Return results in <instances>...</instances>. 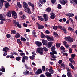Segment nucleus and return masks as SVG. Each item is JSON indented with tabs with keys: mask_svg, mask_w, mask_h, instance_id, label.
Segmentation results:
<instances>
[{
	"mask_svg": "<svg viewBox=\"0 0 77 77\" xmlns=\"http://www.w3.org/2000/svg\"><path fill=\"white\" fill-rule=\"evenodd\" d=\"M43 51H48V49L45 47H44L43 48H37L36 51L37 53H39L40 55H43Z\"/></svg>",
	"mask_w": 77,
	"mask_h": 77,
	"instance_id": "obj_1",
	"label": "nucleus"
},
{
	"mask_svg": "<svg viewBox=\"0 0 77 77\" xmlns=\"http://www.w3.org/2000/svg\"><path fill=\"white\" fill-rule=\"evenodd\" d=\"M64 39L65 41H68V42L70 43L74 41V39H73V38L70 36L68 37H65L64 38Z\"/></svg>",
	"mask_w": 77,
	"mask_h": 77,
	"instance_id": "obj_2",
	"label": "nucleus"
},
{
	"mask_svg": "<svg viewBox=\"0 0 77 77\" xmlns=\"http://www.w3.org/2000/svg\"><path fill=\"white\" fill-rule=\"evenodd\" d=\"M45 37L46 39H47L48 41H54V38L53 37H50L48 35H46Z\"/></svg>",
	"mask_w": 77,
	"mask_h": 77,
	"instance_id": "obj_3",
	"label": "nucleus"
},
{
	"mask_svg": "<svg viewBox=\"0 0 77 77\" xmlns=\"http://www.w3.org/2000/svg\"><path fill=\"white\" fill-rule=\"evenodd\" d=\"M11 13L13 18L14 19H16L17 17V15L16 12L14 11H12Z\"/></svg>",
	"mask_w": 77,
	"mask_h": 77,
	"instance_id": "obj_4",
	"label": "nucleus"
},
{
	"mask_svg": "<svg viewBox=\"0 0 77 77\" xmlns=\"http://www.w3.org/2000/svg\"><path fill=\"white\" fill-rule=\"evenodd\" d=\"M29 59V57L27 56H24V57H23V58L22 59V62L23 63H25V60H27Z\"/></svg>",
	"mask_w": 77,
	"mask_h": 77,
	"instance_id": "obj_5",
	"label": "nucleus"
},
{
	"mask_svg": "<svg viewBox=\"0 0 77 77\" xmlns=\"http://www.w3.org/2000/svg\"><path fill=\"white\" fill-rule=\"evenodd\" d=\"M53 45V42L51 41L48 42L46 45V47L48 48H50L51 47H52Z\"/></svg>",
	"mask_w": 77,
	"mask_h": 77,
	"instance_id": "obj_6",
	"label": "nucleus"
},
{
	"mask_svg": "<svg viewBox=\"0 0 77 77\" xmlns=\"http://www.w3.org/2000/svg\"><path fill=\"white\" fill-rule=\"evenodd\" d=\"M50 15L51 16L50 18L51 19L53 20V19H54V18H55V17H56V15H55L54 13H50Z\"/></svg>",
	"mask_w": 77,
	"mask_h": 77,
	"instance_id": "obj_7",
	"label": "nucleus"
},
{
	"mask_svg": "<svg viewBox=\"0 0 77 77\" xmlns=\"http://www.w3.org/2000/svg\"><path fill=\"white\" fill-rule=\"evenodd\" d=\"M42 70L41 69H39L37 70L35 74L36 75H39V74L42 73Z\"/></svg>",
	"mask_w": 77,
	"mask_h": 77,
	"instance_id": "obj_8",
	"label": "nucleus"
},
{
	"mask_svg": "<svg viewBox=\"0 0 77 77\" xmlns=\"http://www.w3.org/2000/svg\"><path fill=\"white\" fill-rule=\"evenodd\" d=\"M26 9H25V11L26 12H27V13H29V14H31V11L30 10V8L29 7H27L25 8Z\"/></svg>",
	"mask_w": 77,
	"mask_h": 77,
	"instance_id": "obj_9",
	"label": "nucleus"
},
{
	"mask_svg": "<svg viewBox=\"0 0 77 77\" xmlns=\"http://www.w3.org/2000/svg\"><path fill=\"white\" fill-rule=\"evenodd\" d=\"M65 14L67 17H74V14L72 13H69L68 14Z\"/></svg>",
	"mask_w": 77,
	"mask_h": 77,
	"instance_id": "obj_10",
	"label": "nucleus"
},
{
	"mask_svg": "<svg viewBox=\"0 0 77 77\" xmlns=\"http://www.w3.org/2000/svg\"><path fill=\"white\" fill-rule=\"evenodd\" d=\"M43 16L45 19V21H48V16L47 15V14H44Z\"/></svg>",
	"mask_w": 77,
	"mask_h": 77,
	"instance_id": "obj_11",
	"label": "nucleus"
},
{
	"mask_svg": "<svg viewBox=\"0 0 77 77\" xmlns=\"http://www.w3.org/2000/svg\"><path fill=\"white\" fill-rule=\"evenodd\" d=\"M35 44L38 47H41L42 45V43L40 42L36 41Z\"/></svg>",
	"mask_w": 77,
	"mask_h": 77,
	"instance_id": "obj_12",
	"label": "nucleus"
},
{
	"mask_svg": "<svg viewBox=\"0 0 77 77\" xmlns=\"http://www.w3.org/2000/svg\"><path fill=\"white\" fill-rule=\"evenodd\" d=\"M28 6L27 3L26 2H24L23 3V7L24 8H26Z\"/></svg>",
	"mask_w": 77,
	"mask_h": 77,
	"instance_id": "obj_13",
	"label": "nucleus"
},
{
	"mask_svg": "<svg viewBox=\"0 0 77 77\" xmlns=\"http://www.w3.org/2000/svg\"><path fill=\"white\" fill-rule=\"evenodd\" d=\"M59 2L62 5H65L66 3H67V1L66 0L65 1V0H62V1H60Z\"/></svg>",
	"mask_w": 77,
	"mask_h": 77,
	"instance_id": "obj_14",
	"label": "nucleus"
},
{
	"mask_svg": "<svg viewBox=\"0 0 77 77\" xmlns=\"http://www.w3.org/2000/svg\"><path fill=\"white\" fill-rule=\"evenodd\" d=\"M37 25L39 29H42L44 28V27L43 25L39 24V23H37Z\"/></svg>",
	"mask_w": 77,
	"mask_h": 77,
	"instance_id": "obj_15",
	"label": "nucleus"
},
{
	"mask_svg": "<svg viewBox=\"0 0 77 77\" xmlns=\"http://www.w3.org/2000/svg\"><path fill=\"white\" fill-rule=\"evenodd\" d=\"M46 76L48 77H51L52 75L49 72H46L45 73Z\"/></svg>",
	"mask_w": 77,
	"mask_h": 77,
	"instance_id": "obj_16",
	"label": "nucleus"
},
{
	"mask_svg": "<svg viewBox=\"0 0 77 77\" xmlns=\"http://www.w3.org/2000/svg\"><path fill=\"white\" fill-rule=\"evenodd\" d=\"M42 42L44 45H46L47 44V40L43 39L42 40Z\"/></svg>",
	"mask_w": 77,
	"mask_h": 77,
	"instance_id": "obj_17",
	"label": "nucleus"
},
{
	"mask_svg": "<svg viewBox=\"0 0 77 77\" xmlns=\"http://www.w3.org/2000/svg\"><path fill=\"white\" fill-rule=\"evenodd\" d=\"M9 48L7 47H5L4 48H3V51H5V53H7V51H9Z\"/></svg>",
	"mask_w": 77,
	"mask_h": 77,
	"instance_id": "obj_18",
	"label": "nucleus"
},
{
	"mask_svg": "<svg viewBox=\"0 0 77 77\" xmlns=\"http://www.w3.org/2000/svg\"><path fill=\"white\" fill-rule=\"evenodd\" d=\"M69 60L71 63L74 64V65H75V61H74V60H73V59H72V58H69Z\"/></svg>",
	"mask_w": 77,
	"mask_h": 77,
	"instance_id": "obj_19",
	"label": "nucleus"
},
{
	"mask_svg": "<svg viewBox=\"0 0 77 77\" xmlns=\"http://www.w3.org/2000/svg\"><path fill=\"white\" fill-rule=\"evenodd\" d=\"M51 10V8L48 7L46 8V9L45 10V11L47 12H50Z\"/></svg>",
	"mask_w": 77,
	"mask_h": 77,
	"instance_id": "obj_20",
	"label": "nucleus"
},
{
	"mask_svg": "<svg viewBox=\"0 0 77 77\" xmlns=\"http://www.w3.org/2000/svg\"><path fill=\"white\" fill-rule=\"evenodd\" d=\"M19 23V22H17L16 21V20H13V24L14 25V26H17V24H18Z\"/></svg>",
	"mask_w": 77,
	"mask_h": 77,
	"instance_id": "obj_21",
	"label": "nucleus"
},
{
	"mask_svg": "<svg viewBox=\"0 0 77 77\" xmlns=\"http://www.w3.org/2000/svg\"><path fill=\"white\" fill-rule=\"evenodd\" d=\"M52 52H50V54L51 55H54L55 54H57V52L55 50L52 51Z\"/></svg>",
	"mask_w": 77,
	"mask_h": 77,
	"instance_id": "obj_22",
	"label": "nucleus"
},
{
	"mask_svg": "<svg viewBox=\"0 0 77 77\" xmlns=\"http://www.w3.org/2000/svg\"><path fill=\"white\" fill-rule=\"evenodd\" d=\"M29 74L30 72H29V71L27 70H26L25 72H23V74H24V75H27Z\"/></svg>",
	"mask_w": 77,
	"mask_h": 77,
	"instance_id": "obj_23",
	"label": "nucleus"
},
{
	"mask_svg": "<svg viewBox=\"0 0 77 77\" xmlns=\"http://www.w3.org/2000/svg\"><path fill=\"white\" fill-rule=\"evenodd\" d=\"M62 30H63L64 32V33H68V32H67V31H66V29L65 27H63V28L61 29Z\"/></svg>",
	"mask_w": 77,
	"mask_h": 77,
	"instance_id": "obj_24",
	"label": "nucleus"
},
{
	"mask_svg": "<svg viewBox=\"0 0 77 77\" xmlns=\"http://www.w3.org/2000/svg\"><path fill=\"white\" fill-rule=\"evenodd\" d=\"M11 11H9L6 14V15L8 17H11Z\"/></svg>",
	"mask_w": 77,
	"mask_h": 77,
	"instance_id": "obj_25",
	"label": "nucleus"
},
{
	"mask_svg": "<svg viewBox=\"0 0 77 77\" xmlns=\"http://www.w3.org/2000/svg\"><path fill=\"white\" fill-rule=\"evenodd\" d=\"M39 2L41 5H43L44 3H46V0H39Z\"/></svg>",
	"mask_w": 77,
	"mask_h": 77,
	"instance_id": "obj_26",
	"label": "nucleus"
},
{
	"mask_svg": "<svg viewBox=\"0 0 77 77\" xmlns=\"http://www.w3.org/2000/svg\"><path fill=\"white\" fill-rule=\"evenodd\" d=\"M38 18L39 20H40V21H44V18H42V17L41 16H39L38 17Z\"/></svg>",
	"mask_w": 77,
	"mask_h": 77,
	"instance_id": "obj_27",
	"label": "nucleus"
},
{
	"mask_svg": "<svg viewBox=\"0 0 77 77\" xmlns=\"http://www.w3.org/2000/svg\"><path fill=\"white\" fill-rule=\"evenodd\" d=\"M55 45L57 48H59L60 47V45H61V44L60 43H57Z\"/></svg>",
	"mask_w": 77,
	"mask_h": 77,
	"instance_id": "obj_28",
	"label": "nucleus"
},
{
	"mask_svg": "<svg viewBox=\"0 0 77 77\" xmlns=\"http://www.w3.org/2000/svg\"><path fill=\"white\" fill-rule=\"evenodd\" d=\"M17 5L18 7H19L20 8H22V5L20 2H18L17 3Z\"/></svg>",
	"mask_w": 77,
	"mask_h": 77,
	"instance_id": "obj_29",
	"label": "nucleus"
},
{
	"mask_svg": "<svg viewBox=\"0 0 77 77\" xmlns=\"http://www.w3.org/2000/svg\"><path fill=\"white\" fill-rule=\"evenodd\" d=\"M15 36L16 38H18L20 37V34L17 33L15 35Z\"/></svg>",
	"mask_w": 77,
	"mask_h": 77,
	"instance_id": "obj_30",
	"label": "nucleus"
},
{
	"mask_svg": "<svg viewBox=\"0 0 77 77\" xmlns=\"http://www.w3.org/2000/svg\"><path fill=\"white\" fill-rule=\"evenodd\" d=\"M11 33L13 35H15L17 33V31L14 30H12L11 32Z\"/></svg>",
	"mask_w": 77,
	"mask_h": 77,
	"instance_id": "obj_31",
	"label": "nucleus"
},
{
	"mask_svg": "<svg viewBox=\"0 0 77 77\" xmlns=\"http://www.w3.org/2000/svg\"><path fill=\"white\" fill-rule=\"evenodd\" d=\"M51 49L52 51H54L56 50V47H55L54 46H53L51 48Z\"/></svg>",
	"mask_w": 77,
	"mask_h": 77,
	"instance_id": "obj_32",
	"label": "nucleus"
},
{
	"mask_svg": "<svg viewBox=\"0 0 77 77\" xmlns=\"http://www.w3.org/2000/svg\"><path fill=\"white\" fill-rule=\"evenodd\" d=\"M69 66L72 69H74V66H73V65L71 63H69Z\"/></svg>",
	"mask_w": 77,
	"mask_h": 77,
	"instance_id": "obj_33",
	"label": "nucleus"
},
{
	"mask_svg": "<svg viewBox=\"0 0 77 77\" xmlns=\"http://www.w3.org/2000/svg\"><path fill=\"white\" fill-rule=\"evenodd\" d=\"M53 35L55 36L56 37H58V36H59L58 34L56 32H54L53 33Z\"/></svg>",
	"mask_w": 77,
	"mask_h": 77,
	"instance_id": "obj_34",
	"label": "nucleus"
},
{
	"mask_svg": "<svg viewBox=\"0 0 77 77\" xmlns=\"http://www.w3.org/2000/svg\"><path fill=\"white\" fill-rule=\"evenodd\" d=\"M24 36L25 37L27 41H29V35L26 34L24 35Z\"/></svg>",
	"mask_w": 77,
	"mask_h": 77,
	"instance_id": "obj_35",
	"label": "nucleus"
},
{
	"mask_svg": "<svg viewBox=\"0 0 77 77\" xmlns=\"http://www.w3.org/2000/svg\"><path fill=\"white\" fill-rule=\"evenodd\" d=\"M5 6L6 8H9V6H10V5H9V3H8L5 4Z\"/></svg>",
	"mask_w": 77,
	"mask_h": 77,
	"instance_id": "obj_36",
	"label": "nucleus"
},
{
	"mask_svg": "<svg viewBox=\"0 0 77 77\" xmlns=\"http://www.w3.org/2000/svg\"><path fill=\"white\" fill-rule=\"evenodd\" d=\"M67 76L68 77H72V75L71 73H70L69 72H68L67 73Z\"/></svg>",
	"mask_w": 77,
	"mask_h": 77,
	"instance_id": "obj_37",
	"label": "nucleus"
},
{
	"mask_svg": "<svg viewBox=\"0 0 77 77\" xmlns=\"http://www.w3.org/2000/svg\"><path fill=\"white\" fill-rule=\"evenodd\" d=\"M28 4L29 5V6H32V7H34V6H35L34 4L30 2H28Z\"/></svg>",
	"mask_w": 77,
	"mask_h": 77,
	"instance_id": "obj_38",
	"label": "nucleus"
},
{
	"mask_svg": "<svg viewBox=\"0 0 77 77\" xmlns=\"http://www.w3.org/2000/svg\"><path fill=\"white\" fill-rule=\"evenodd\" d=\"M17 43L19 44V45H21L22 44V43H21V41H20V39H18L17 40Z\"/></svg>",
	"mask_w": 77,
	"mask_h": 77,
	"instance_id": "obj_39",
	"label": "nucleus"
},
{
	"mask_svg": "<svg viewBox=\"0 0 77 77\" xmlns=\"http://www.w3.org/2000/svg\"><path fill=\"white\" fill-rule=\"evenodd\" d=\"M60 49L61 50H63V51L64 52H65V48L63 46H61L60 47Z\"/></svg>",
	"mask_w": 77,
	"mask_h": 77,
	"instance_id": "obj_40",
	"label": "nucleus"
},
{
	"mask_svg": "<svg viewBox=\"0 0 77 77\" xmlns=\"http://www.w3.org/2000/svg\"><path fill=\"white\" fill-rule=\"evenodd\" d=\"M19 54L20 56H22V57L24 56L25 55V53L23 52H21Z\"/></svg>",
	"mask_w": 77,
	"mask_h": 77,
	"instance_id": "obj_41",
	"label": "nucleus"
},
{
	"mask_svg": "<svg viewBox=\"0 0 77 77\" xmlns=\"http://www.w3.org/2000/svg\"><path fill=\"white\" fill-rule=\"evenodd\" d=\"M52 27L53 28V29H54V30H57V29L58 28L57 26H53Z\"/></svg>",
	"mask_w": 77,
	"mask_h": 77,
	"instance_id": "obj_42",
	"label": "nucleus"
},
{
	"mask_svg": "<svg viewBox=\"0 0 77 77\" xmlns=\"http://www.w3.org/2000/svg\"><path fill=\"white\" fill-rule=\"evenodd\" d=\"M21 57H17L16 58V60L17 61H20V59H21Z\"/></svg>",
	"mask_w": 77,
	"mask_h": 77,
	"instance_id": "obj_43",
	"label": "nucleus"
},
{
	"mask_svg": "<svg viewBox=\"0 0 77 77\" xmlns=\"http://www.w3.org/2000/svg\"><path fill=\"white\" fill-rule=\"evenodd\" d=\"M68 30H70V31H72V32L74 31V29L71 27L68 28Z\"/></svg>",
	"mask_w": 77,
	"mask_h": 77,
	"instance_id": "obj_44",
	"label": "nucleus"
},
{
	"mask_svg": "<svg viewBox=\"0 0 77 77\" xmlns=\"http://www.w3.org/2000/svg\"><path fill=\"white\" fill-rule=\"evenodd\" d=\"M35 56L32 55V56H31L29 57V58L30 59H31V60H33L34 59H35Z\"/></svg>",
	"mask_w": 77,
	"mask_h": 77,
	"instance_id": "obj_45",
	"label": "nucleus"
},
{
	"mask_svg": "<svg viewBox=\"0 0 77 77\" xmlns=\"http://www.w3.org/2000/svg\"><path fill=\"white\" fill-rule=\"evenodd\" d=\"M75 54H72L71 55V59H74V57H75Z\"/></svg>",
	"mask_w": 77,
	"mask_h": 77,
	"instance_id": "obj_46",
	"label": "nucleus"
},
{
	"mask_svg": "<svg viewBox=\"0 0 77 77\" xmlns=\"http://www.w3.org/2000/svg\"><path fill=\"white\" fill-rule=\"evenodd\" d=\"M0 20H3V17L2 14H0Z\"/></svg>",
	"mask_w": 77,
	"mask_h": 77,
	"instance_id": "obj_47",
	"label": "nucleus"
},
{
	"mask_svg": "<svg viewBox=\"0 0 77 77\" xmlns=\"http://www.w3.org/2000/svg\"><path fill=\"white\" fill-rule=\"evenodd\" d=\"M58 8V9H60L62 8V6L60 4H59L57 5Z\"/></svg>",
	"mask_w": 77,
	"mask_h": 77,
	"instance_id": "obj_48",
	"label": "nucleus"
},
{
	"mask_svg": "<svg viewBox=\"0 0 77 77\" xmlns=\"http://www.w3.org/2000/svg\"><path fill=\"white\" fill-rule=\"evenodd\" d=\"M46 69V68L45 66H42V71H43V72L45 71Z\"/></svg>",
	"mask_w": 77,
	"mask_h": 77,
	"instance_id": "obj_49",
	"label": "nucleus"
},
{
	"mask_svg": "<svg viewBox=\"0 0 77 77\" xmlns=\"http://www.w3.org/2000/svg\"><path fill=\"white\" fill-rule=\"evenodd\" d=\"M1 71L2 72H4L5 71V67H4L2 66L1 68Z\"/></svg>",
	"mask_w": 77,
	"mask_h": 77,
	"instance_id": "obj_50",
	"label": "nucleus"
},
{
	"mask_svg": "<svg viewBox=\"0 0 77 77\" xmlns=\"http://www.w3.org/2000/svg\"><path fill=\"white\" fill-rule=\"evenodd\" d=\"M51 56L53 59H56V56H54V55H51Z\"/></svg>",
	"mask_w": 77,
	"mask_h": 77,
	"instance_id": "obj_51",
	"label": "nucleus"
},
{
	"mask_svg": "<svg viewBox=\"0 0 77 77\" xmlns=\"http://www.w3.org/2000/svg\"><path fill=\"white\" fill-rule=\"evenodd\" d=\"M37 5L38 6V7H39L40 8H41L42 7V5H41V3H40L39 2H38Z\"/></svg>",
	"mask_w": 77,
	"mask_h": 77,
	"instance_id": "obj_52",
	"label": "nucleus"
},
{
	"mask_svg": "<svg viewBox=\"0 0 77 77\" xmlns=\"http://www.w3.org/2000/svg\"><path fill=\"white\" fill-rule=\"evenodd\" d=\"M17 26L19 28H20V29H21V25L20 24H19V22L18 23V24H17Z\"/></svg>",
	"mask_w": 77,
	"mask_h": 77,
	"instance_id": "obj_53",
	"label": "nucleus"
},
{
	"mask_svg": "<svg viewBox=\"0 0 77 77\" xmlns=\"http://www.w3.org/2000/svg\"><path fill=\"white\" fill-rule=\"evenodd\" d=\"M73 48H77V45H73L72 46Z\"/></svg>",
	"mask_w": 77,
	"mask_h": 77,
	"instance_id": "obj_54",
	"label": "nucleus"
},
{
	"mask_svg": "<svg viewBox=\"0 0 77 77\" xmlns=\"http://www.w3.org/2000/svg\"><path fill=\"white\" fill-rule=\"evenodd\" d=\"M21 39L22 41H26V38L23 37H21Z\"/></svg>",
	"mask_w": 77,
	"mask_h": 77,
	"instance_id": "obj_55",
	"label": "nucleus"
},
{
	"mask_svg": "<svg viewBox=\"0 0 77 77\" xmlns=\"http://www.w3.org/2000/svg\"><path fill=\"white\" fill-rule=\"evenodd\" d=\"M6 36L8 38H11V34H8L6 35Z\"/></svg>",
	"mask_w": 77,
	"mask_h": 77,
	"instance_id": "obj_56",
	"label": "nucleus"
},
{
	"mask_svg": "<svg viewBox=\"0 0 77 77\" xmlns=\"http://www.w3.org/2000/svg\"><path fill=\"white\" fill-rule=\"evenodd\" d=\"M21 18L22 20H24V19H25V18H26V16L24 15L22 16L21 17Z\"/></svg>",
	"mask_w": 77,
	"mask_h": 77,
	"instance_id": "obj_57",
	"label": "nucleus"
},
{
	"mask_svg": "<svg viewBox=\"0 0 77 77\" xmlns=\"http://www.w3.org/2000/svg\"><path fill=\"white\" fill-rule=\"evenodd\" d=\"M41 38H42V39H43V38H44V37H45V35H44L43 34H41Z\"/></svg>",
	"mask_w": 77,
	"mask_h": 77,
	"instance_id": "obj_58",
	"label": "nucleus"
},
{
	"mask_svg": "<svg viewBox=\"0 0 77 77\" xmlns=\"http://www.w3.org/2000/svg\"><path fill=\"white\" fill-rule=\"evenodd\" d=\"M25 68L29 70H30V67H28L27 66V65H25Z\"/></svg>",
	"mask_w": 77,
	"mask_h": 77,
	"instance_id": "obj_59",
	"label": "nucleus"
},
{
	"mask_svg": "<svg viewBox=\"0 0 77 77\" xmlns=\"http://www.w3.org/2000/svg\"><path fill=\"white\" fill-rule=\"evenodd\" d=\"M3 2H0V7L1 8L3 7Z\"/></svg>",
	"mask_w": 77,
	"mask_h": 77,
	"instance_id": "obj_60",
	"label": "nucleus"
},
{
	"mask_svg": "<svg viewBox=\"0 0 77 77\" xmlns=\"http://www.w3.org/2000/svg\"><path fill=\"white\" fill-rule=\"evenodd\" d=\"M69 53H72V49L70 48L69 50Z\"/></svg>",
	"mask_w": 77,
	"mask_h": 77,
	"instance_id": "obj_61",
	"label": "nucleus"
},
{
	"mask_svg": "<svg viewBox=\"0 0 77 77\" xmlns=\"http://www.w3.org/2000/svg\"><path fill=\"white\" fill-rule=\"evenodd\" d=\"M45 32L46 34H49L50 33V31L48 30H47L45 31Z\"/></svg>",
	"mask_w": 77,
	"mask_h": 77,
	"instance_id": "obj_62",
	"label": "nucleus"
},
{
	"mask_svg": "<svg viewBox=\"0 0 77 77\" xmlns=\"http://www.w3.org/2000/svg\"><path fill=\"white\" fill-rule=\"evenodd\" d=\"M23 26L25 27H27V24L26 23H23Z\"/></svg>",
	"mask_w": 77,
	"mask_h": 77,
	"instance_id": "obj_63",
	"label": "nucleus"
},
{
	"mask_svg": "<svg viewBox=\"0 0 77 77\" xmlns=\"http://www.w3.org/2000/svg\"><path fill=\"white\" fill-rule=\"evenodd\" d=\"M73 2H74L77 5V0H72Z\"/></svg>",
	"mask_w": 77,
	"mask_h": 77,
	"instance_id": "obj_64",
	"label": "nucleus"
}]
</instances>
